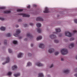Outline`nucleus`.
<instances>
[{
	"label": "nucleus",
	"instance_id": "nucleus-19",
	"mask_svg": "<svg viewBox=\"0 0 77 77\" xmlns=\"http://www.w3.org/2000/svg\"><path fill=\"white\" fill-rule=\"evenodd\" d=\"M55 30L56 32H60L61 30H60V28H57L55 29Z\"/></svg>",
	"mask_w": 77,
	"mask_h": 77
},
{
	"label": "nucleus",
	"instance_id": "nucleus-52",
	"mask_svg": "<svg viewBox=\"0 0 77 77\" xmlns=\"http://www.w3.org/2000/svg\"><path fill=\"white\" fill-rule=\"evenodd\" d=\"M33 6H34V7H36V5H33Z\"/></svg>",
	"mask_w": 77,
	"mask_h": 77
},
{
	"label": "nucleus",
	"instance_id": "nucleus-38",
	"mask_svg": "<svg viewBox=\"0 0 77 77\" xmlns=\"http://www.w3.org/2000/svg\"><path fill=\"white\" fill-rule=\"evenodd\" d=\"M29 25H30V26H33V23H30Z\"/></svg>",
	"mask_w": 77,
	"mask_h": 77
},
{
	"label": "nucleus",
	"instance_id": "nucleus-35",
	"mask_svg": "<svg viewBox=\"0 0 77 77\" xmlns=\"http://www.w3.org/2000/svg\"><path fill=\"white\" fill-rule=\"evenodd\" d=\"M4 44L5 45H6V44H7V40H5L4 42Z\"/></svg>",
	"mask_w": 77,
	"mask_h": 77
},
{
	"label": "nucleus",
	"instance_id": "nucleus-50",
	"mask_svg": "<svg viewBox=\"0 0 77 77\" xmlns=\"http://www.w3.org/2000/svg\"><path fill=\"white\" fill-rule=\"evenodd\" d=\"M27 8H30V5H29Z\"/></svg>",
	"mask_w": 77,
	"mask_h": 77
},
{
	"label": "nucleus",
	"instance_id": "nucleus-28",
	"mask_svg": "<svg viewBox=\"0 0 77 77\" xmlns=\"http://www.w3.org/2000/svg\"><path fill=\"white\" fill-rule=\"evenodd\" d=\"M37 31L38 33H41V32L42 30L41 29L38 28L37 29Z\"/></svg>",
	"mask_w": 77,
	"mask_h": 77
},
{
	"label": "nucleus",
	"instance_id": "nucleus-49",
	"mask_svg": "<svg viewBox=\"0 0 77 77\" xmlns=\"http://www.w3.org/2000/svg\"><path fill=\"white\" fill-rule=\"evenodd\" d=\"M75 72H77V68L75 69Z\"/></svg>",
	"mask_w": 77,
	"mask_h": 77
},
{
	"label": "nucleus",
	"instance_id": "nucleus-20",
	"mask_svg": "<svg viewBox=\"0 0 77 77\" xmlns=\"http://www.w3.org/2000/svg\"><path fill=\"white\" fill-rule=\"evenodd\" d=\"M4 14H9V13H11V11L6 10L4 12Z\"/></svg>",
	"mask_w": 77,
	"mask_h": 77
},
{
	"label": "nucleus",
	"instance_id": "nucleus-51",
	"mask_svg": "<svg viewBox=\"0 0 77 77\" xmlns=\"http://www.w3.org/2000/svg\"><path fill=\"white\" fill-rule=\"evenodd\" d=\"M27 38H25L24 39V41H27Z\"/></svg>",
	"mask_w": 77,
	"mask_h": 77
},
{
	"label": "nucleus",
	"instance_id": "nucleus-46",
	"mask_svg": "<svg viewBox=\"0 0 77 77\" xmlns=\"http://www.w3.org/2000/svg\"><path fill=\"white\" fill-rule=\"evenodd\" d=\"M33 46V44H31V47H32Z\"/></svg>",
	"mask_w": 77,
	"mask_h": 77
},
{
	"label": "nucleus",
	"instance_id": "nucleus-10",
	"mask_svg": "<svg viewBox=\"0 0 77 77\" xmlns=\"http://www.w3.org/2000/svg\"><path fill=\"white\" fill-rule=\"evenodd\" d=\"M26 37L28 38H30V39L33 38V37H32V35L30 33H28L27 34Z\"/></svg>",
	"mask_w": 77,
	"mask_h": 77
},
{
	"label": "nucleus",
	"instance_id": "nucleus-41",
	"mask_svg": "<svg viewBox=\"0 0 77 77\" xmlns=\"http://www.w3.org/2000/svg\"><path fill=\"white\" fill-rule=\"evenodd\" d=\"M28 56H32V54H31V53H29L28 54Z\"/></svg>",
	"mask_w": 77,
	"mask_h": 77
},
{
	"label": "nucleus",
	"instance_id": "nucleus-27",
	"mask_svg": "<svg viewBox=\"0 0 77 77\" xmlns=\"http://www.w3.org/2000/svg\"><path fill=\"white\" fill-rule=\"evenodd\" d=\"M32 65V63L30 62H29L27 63V66H30Z\"/></svg>",
	"mask_w": 77,
	"mask_h": 77
},
{
	"label": "nucleus",
	"instance_id": "nucleus-53",
	"mask_svg": "<svg viewBox=\"0 0 77 77\" xmlns=\"http://www.w3.org/2000/svg\"><path fill=\"white\" fill-rule=\"evenodd\" d=\"M23 37H19V39H21Z\"/></svg>",
	"mask_w": 77,
	"mask_h": 77
},
{
	"label": "nucleus",
	"instance_id": "nucleus-13",
	"mask_svg": "<svg viewBox=\"0 0 77 77\" xmlns=\"http://www.w3.org/2000/svg\"><path fill=\"white\" fill-rule=\"evenodd\" d=\"M43 12L44 13H48L49 12L48 8L47 7L45 8V11H43Z\"/></svg>",
	"mask_w": 77,
	"mask_h": 77
},
{
	"label": "nucleus",
	"instance_id": "nucleus-23",
	"mask_svg": "<svg viewBox=\"0 0 77 77\" xmlns=\"http://www.w3.org/2000/svg\"><path fill=\"white\" fill-rule=\"evenodd\" d=\"M11 35L12 34L10 33L7 34L6 35V36L7 37H10V36H11Z\"/></svg>",
	"mask_w": 77,
	"mask_h": 77
},
{
	"label": "nucleus",
	"instance_id": "nucleus-30",
	"mask_svg": "<svg viewBox=\"0 0 77 77\" xmlns=\"http://www.w3.org/2000/svg\"><path fill=\"white\" fill-rule=\"evenodd\" d=\"M59 53V52L58 51L55 52V56H57Z\"/></svg>",
	"mask_w": 77,
	"mask_h": 77
},
{
	"label": "nucleus",
	"instance_id": "nucleus-11",
	"mask_svg": "<svg viewBox=\"0 0 77 77\" xmlns=\"http://www.w3.org/2000/svg\"><path fill=\"white\" fill-rule=\"evenodd\" d=\"M74 43H71L70 44V45L69 46V48H72V47H74Z\"/></svg>",
	"mask_w": 77,
	"mask_h": 77
},
{
	"label": "nucleus",
	"instance_id": "nucleus-43",
	"mask_svg": "<svg viewBox=\"0 0 77 77\" xmlns=\"http://www.w3.org/2000/svg\"><path fill=\"white\" fill-rule=\"evenodd\" d=\"M19 22H21V21H22V20L21 19H20L19 20Z\"/></svg>",
	"mask_w": 77,
	"mask_h": 77
},
{
	"label": "nucleus",
	"instance_id": "nucleus-2",
	"mask_svg": "<svg viewBox=\"0 0 77 77\" xmlns=\"http://www.w3.org/2000/svg\"><path fill=\"white\" fill-rule=\"evenodd\" d=\"M65 36H68V37H71L72 35H74V34H72L71 32L69 31L65 32Z\"/></svg>",
	"mask_w": 77,
	"mask_h": 77
},
{
	"label": "nucleus",
	"instance_id": "nucleus-32",
	"mask_svg": "<svg viewBox=\"0 0 77 77\" xmlns=\"http://www.w3.org/2000/svg\"><path fill=\"white\" fill-rule=\"evenodd\" d=\"M8 52L9 53H12V51L11 50V49H9Z\"/></svg>",
	"mask_w": 77,
	"mask_h": 77
},
{
	"label": "nucleus",
	"instance_id": "nucleus-7",
	"mask_svg": "<svg viewBox=\"0 0 77 77\" xmlns=\"http://www.w3.org/2000/svg\"><path fill=\"white\" fill-rule=\"evenodd\" d=\"M35 65H37V66H43L44 65V64L39 62L36 63Z\"/></svg>",
	"mask_w": 77,
	"mask_h": 77
},
{
	"label": "nucleus",
	"instance_id": "nucleus-31",
	"mask_svg": "<svg viewBox=\"0 0 77 77\" xmlns=\"http://www.w3.org/2000/svg\"><path fill=\"white\" fill-rule=\"evenodd\" d=\"M74 39H75L74 38H72L70 39V41H74Z\"/></svg>",
	"mask_w": 77,
	"mask_h": 77
},
{
	"label": "nucleus",
	"instance_id": "nucleus-36",
	"mask_svg": "<svg viewBox=\"0 0 77 77\" xmlns=\"http://www.w3.org/2000/svg\"><path fill=\"white\" fill-rule=\"evenodd\" d=\"M5 9V7H0V9Z\"/></svg>",
	"mask_w": 77,
	"mask_h": 77
},
{
	"label": "nucleus",
	"instance_id": "nucleus-37",
	"mask_svg": "<svg viewBox=\"0 0 77 77\" xmlns=\"http://www.w3.org/2000/svg\"><path fill=\"white\" fill-rule=\"evenodd\" d=\"M74 22L77 24V19H75L74 20Z\"/></svg>",
	"mask_w": 77,
	"mask_h": 77
},
{
	"label": "nucleus",
	"instance_id": "nucleus-6",
	"mask_svg": "<svg viewBox=\"0 0 77 77\" xmlns=\"http://www.w3.org/2000/svg\"><path fill=\"white\" fill-rule=\"evenodd\" d=\"M19 15H22L23 17H27L28 18H29V17H30V15L20 13Z\"/></svg>",
	"mask_w": 77,
	"mask_h": 77
},
{
	"label": "nucleus",
	"instance_id": "nucleus-44",
	"mask_svg": "<svg viewBox=\"0 0 77 77\" xmlns=\"http://www.w3.org/2000/svg\"><path fill=\"white\" fill-rule=\"evenodd\" d=\"M74 75L75 77H77V73L75 74Z\"/></svg>",
	"mask_w": 77,
	"mask_h": 77
},
{
	"label": "nucleus",
	"instance_id": "nucleus-4",
	"mask_svg": "<svg viewBox=\"0 0 77 77\" xmlns=\"http://www.w3.org/2000/svg\"><path fill=\"white\" fill-rule=\"evenodd\" d=\"M10 62V58L9 57H7L5 59V61L4 63H2V65H5L7 63H9Z\"/></svg>",
	"mask_w": 77,
	"mask_h": 77
},
{
	"label": "nucleus",
	"instance_id": "nucleus-39",
	"mask_svg": "<svg viewBox=\"0 0 77 77\" xmlns=\"http://www.w3.org/2000/svg\"><path fill=\"white\" fill-rule=\"evenodd\" d=\"M53 66V64H52L50 66V68H52Z\"/></svg>",
	"mask_w": 77,
	"mask_h": 77
},
{
	"label": "nucleus",
	"instance_id": "nucleus-8",
	"mask_svg": "<svg viewBox=\"0 0 77 77\" xmlns=\"http://www.w3.org/2000/svg\"><path fill=\"white\" fill-rule=\"evenodd\" d=\"M49 37L51 39H53L56 38V36L54 34H52L50 35Z\"/></svg>",
	"mask_w": 77,
	"mask_h": 77
},
{
	"label": "nucleus",
	"instance_id": "nucleus-55",
	"mask_svg": "<svg viewBox=\"0 0 77 77\" xmlns=\"http://www.w3.org/2000/svg\"><path fill=\"white\" fill-rule=\"evenodd\" d=\"M59 36H61L59 35Z\"/></svg>",
	"mask_w": 77,
	"mask_h": 77
},
{
	"label": "nucleus",
	"instance_id": "nucleus-12",
	"mask_svg": "<svg viewBox=\"0 0 77 77\" xmlns=\"http://www.w3.org/2000/svg\"><path fill=\"white\" fill-rule=\"evenodd\" d=\"M39 48H45V45H44L43 44H40L39 45Z\"/></svg>",
	"mask_w": 77,
	"mask_h": 77
},
{
	"label": "nucleus",
	"instance_id": "nucleus-17",
	"mask_svg": "<svg viewBox=\"0 0 77 77\" xmlns=\"http://www.w3.org/2000/svg\"><path fill=\"white\" fill-rule=\"evenodd\" d=\"M13 70H16L17 69V66L16 65H14L12 67Z\"/></svg>",
	"mask_w": 77,
	"mask_h": 77
},
{
	"label": "nucleus",
	"instance_id": "nucleus-16",
	"mask_svg": "<svg viewBox=\"0 0 77 77\" xmlns=\"http://www.w3.org/2000/svg\"><path fill=\"white\" fill-rule=\"evenodd\" d=\"M20 75H21V74L20 73H17L16 74H14V77H19V76H20Z\"/></svg>",
	"mask_w": 77,
	"mask_h": 77
},
{
	"label": "nucleus",
	"instance_id": "nucleus-40",
	"mask_svg": "<svg viewBox=\"0 0 77 77\" xmlns=\"http://www.w3.org/2000/svg\"><path fill=\"white\" fill-rule=\"evenodd\" d=\"M61 61H64V58H61Z\"/></svg>",
	"mask_w": 77,
	"mask_h": 77
},
{
	"label": "nucleus",
	"instance_id": "nucleus-1",
	"mask_svg": "<svg viewBox=\"0 0 77 77\" xmlns=\"http://www.w3.org/2000/svg\"><path fill=\"white\" fill-rule=\"evenodd\" d=\"M61 52L63 55H65L68 53V51L67 49H63L61 51Z\"/></svg>",
	"mask_w": 77,
	"mask_h": 77
},
{
	"label": "nucleus",
	"instance_id": "nucleus-18",
	"mask_svg": "<svg viewBox=\"0 0 77 77\" xmlns=\"http://www.w3.org/2000/svg\"><path fill=\"white\" fill-rule=\"evenodd\" d=\"M23 54V53H21V52L18 55L17 57H18V58H20V57H22V55Z\"/></svg>",
	"mask_w": 77,
	"mask_h": 77
},
{
	"label": "nucleus",
	"instance_id": "nucleus-54",
	"mask_svg": "<svg viewBox=\"0 0 77 77\" xmlns=\"http://www.w3.org/2000/svg\"><path fill=\"white\" fill-rule=\"evenodd\" d=\"M75 59H76L77 60V55L76 56V57H75Z\"/></svg>",
	"mask_w": 77,
	"mask_h": 77
},
{
	"label": "nucleus",
	"instance_id": "nucleus-33",
	"mask_svg": "<svg viewBox=\"0 0 77 77\" xmlns=\"http://www.w3.org/2000/svg\"><path fill=\"white\" fill-rule=\"evenodd\" d=\"M54 42L55 43H58L59 42V41L57 40H54Z\"/></svg>",
	"mask_w": 77,
	"mask_h": 77
},
{
	"label": "nucleus",
	"instance_id": "nucleus-47",
	"mask_svg": "<svg viewBox=\"0 0 77 77\" xmlns=\"http://www.w3.org/2000/svg\"><path fill=\"white\" fill-rule=\"evenodd\" d=\"M47 76L48 77H51V76H50V75H48Z\"/></svg>",
	"mask_w": 77,
	"mask_h": 77
},
{
	"label": "nucleus",
	"instance_id": "nucleus-26",
	"mask_svg": "<svg viewBox=\"0 0 77 77\" xmlns=\"http://www.w3.org/2000/svg\"><path fill=\"white\" fill-rule=\"evenodd\" d=\"M12 73L11 72H8L7 73L8 75V76H11L12 75Z\"/></svg>",
	"mask_w": 77,
	"mask_h": 77
},
{
	"label": "nucleus",
	"instance_id": "nucleus-29",
	"mask_svg": "<svg viewBox=\"0 0 77 77\" xmlns=\"http://www.w3.org/2000/svg\"><path fill=\"white\" fill-rule=\"evenodd\" d=\"M23 11V10L22 9H18L17 10V12H21L22 11Z\"/></svg>",
	"mask_w": 77,
	"mask_h": 77
},
{
	"label": "nucleus",
	"instance_id": "nucleus-25",
	"mask_svg": "<svg viewBox=\"0 0 77 77\" xmlns=\"http://www.w3.org/2000/svg\"><path fill=\"white\" fill-rule=\"evenodd\" d=\"M13 43L15 45L17 44H18V42L17 40H14L13 41Z\"/></svg>",
	"mask_w": 77,
	"mask_h": 77
},
{
	"label": "nucleus",
	"instance_id": "nucleus-42",
	"mask_svg": "<svg viewBox=\"0 0 77 77\" xmlns=\"http://www.w3.org/2000/svg\"><path fill=\"white\" fill-rule=\"evenodd\" d=\"M73 33H76V32H77V31L75 30H73Z\"/></svg>",
	"mask_w": 77,
	"mask_h": 77
},
{
	"label": "nucleus",
	"instance_id": "nucleus-48",
	"mask_svg": "<svg viewBox=\"0 0 77 77\" xmlns=\"http://www.w3.org/2000/svg\"><path fill=\"white\" fill-rule=\"evenodd\" d=\"M18 27H19V26H18V25H17L16 26V27L18 28Z\"/></svg>",
	"mask_w": 77,
	"mask_h": 77
},
{
	"label": "nucleus",
	"instance_id": "nucleus-14",
	"mask_svg": "<svg viewBox=\"0 0 77 77\" xmlns=\"http://www.w3.org/2000/svg\"><path fill=\"white\" fill-rule=\"evenodd\" d=\"M54 51V48H52L49 49L48 50V52L50 53H52Z\"/></svg>",
	"mask_w": 77,
	"mask_h": 77
},
{
	"label": "nucleus",
	"instance_id": "nucleus-45",
	"mask_svg": "<svg viewBox=\"0 0 77 77\" xmlns=\"http://www.w3.org/2000/svg\"><path fill=\"white\" fill-rule=\"evenodd\" d=\"M24 27H27V25L26 24H25L24 25Z\"/></svg>",
	"mask_w": 77,
	"mask_h": 77
},
{
	"label": "nucleus",
	"instance_id": "nucleus-24",
	"mask_svg": "<svg viewBox=\"0 0 77 77\" xmlns=\"http://www.w3.org/2000/svg\"><path fill=\"white\" fill-rule=\"evenodd\" d=\"M36 26L37 27H41V24L40 23H38L37 24Z\"/></svg>",
	"mask_w": 77,
	"mask_h": 77
},
{
	"label": "nucleus",
	"instance_id": "nucleus-5",
	"mask_svg": "<svg viewBox=\"0 0 77 77\" xmlns=\"http://www.w3.org/2000/svg\"><path fill=\"white\" fill-rule=\"evenodd\" d=\"M69 72H70V69H67L63 70V72L66 74H69Z\"/></svg>",
	"mask_w": 77,
	"mask_h": 77
},
{
	"label": "nucleus",
	"instance_id": "nucleus-15",
	"mask_svg": "<svg viewBox=\"0 0 77 77\" xmlns=\"http://www.w3.org/2000/svg\"><path fill=\"white\" fill-rule=\"evenodd\" d=\"M42 39V37L41 36H39L36 38L37 41H39V40H41Z\"/></svg>",
	"mask_w": 77,
	"mask_h": 77
},
{
	"label": "nucleus",
	"instance_id": "nucleus-34",
	"mask_svg": "<svg viewBox=\"0 0 77 77\" xmlns=\"http://www.w3.org/2000/svg\"><path fill=\"white\" fill-rule=\"evenodd\" d=\"M0 20H1V21H3L4 20H5V19H4V18L0 17Z\"/></svg>",
	"mask_w": 77,
	"mask_h": 77
},
{
	"label": "nucleus",
	"instance_id": "nucleus-3",
	"mask_svg": "<svg viewBox=\"0 0 77 77\" xmlns=\"http://www.w3.org/2000/svg\"><path fill=\"white\" fill-rule=\"evenodd\" d=\"M20 33H21V30H20V29H17L16 30V34H14L13 35L14 36L17 37V35H19V34H20Z\"/></svg>",
	"mask_w": 77,
	"mask_h": 77
},
{
	"label": "nucleus",
	"instance_id": "nucleus-22",
	"mask_svg": "<svg viewBox=\"0 0 77 77\" xmlns=\"http://www.w3.org/2000/svg\"><path fill=\"white\" fill-rule=\"evenodd\" d=\"M5 29L6 28L3 26L1 27L0 28V30H2V31H5Z\"/></svg>",
	"mask_w": 77,
	"mask_h": 77
},
{
	"label": "nucleus",
	"instance_id": "nucleus-21",
	"mask_svg": "<svg viewBox=\"0 0 77 77\" xmlns=\"http://www.w3.org/2000/svg\"><path fill=\"white\" fill-rule=\"evenodd\" d=\"M44 77V75L42 73H40L38 74V77Z\"/></svg>",
	"mask_w": 77,
	"mask_h": 77
},
{
	"label": "nucleus",
	"instance_id": "nucleus-9",
	"mask_svg": "<svg viewBox=\"0 0 77 77\" xmlns=\"http://www.w3.org/2000/svg\"><path fill=\"white\" fill-rule=\"evenodd\" d=\"M36 20V21H43V20L42 17H37Z\"/></svg>",
	"mask_w": 77,
	"mask_h": 77
}]
</instances>
